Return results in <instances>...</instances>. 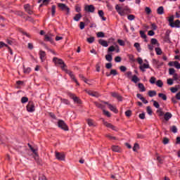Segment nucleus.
I'll return each instance as SVG.
<instances>
[{
	"mask_svg": "<svg viewBox=\"0 0 180 180\" xmlns=\"http://www.w3.org/2000/svg\"><path fill=\"white\" fill-rule=\"evenodd\" d=\"M150 43H151V44H153V45L157 44V46H160V44L158 43V41L157 39H155V38L151 39Z\"/></svg>",
	"mask_w": 180,
	"mask_h": 180,
	"instance_id": "nucleus-36",
	"label": "nucleus"
},
{
	"mask_svg": "<svg viewBox=\"0 0 180 180\" xmlns=\"http://www.w3.org/2000/svg\"><path fill=\"white\" fill-rule=\"evenodd\" d=\"M156 85L157 86H159V88H162L164 83L162 82V80L159 79L156 82Z\"/></svg>",
	"mask_w": 180,
	"mask_h": 180,
	"instance_id": "nucleus-34",
	"label": "nucleus"
},
{
	"mask_svg": "<svg viewBox=\"0 0 180 180\" xmlns=\"http://www.w3.org/2000/svg\"><path fill=\"white\" fill-rule=\"evenodd\" d=\"M98 43H99V44H101L103 47H108V41H105L103 39H99L98 40Z\"/></svg>",
	"mask_w": 180,
	"mask_h": 180,
	"instance_id": "nucleus-20",
	"label": "nucleus"
},
{
	"mask_svg": "<svg viewBox=\"0 0 180 180\" xmlns=\"http://www.w3.org/2000/svg\"><path fill=\"white\" fill-rule=\"evenodd\" d=\"M112 63H108L105 64V68H107V70H110V68H112Z\"/></svg>",
	"mask_w": 180,
	"mask_h": 180,
	"instance_id": "nucleus-57",
	"label": "nucleus"
},
{
	"mask_svg": "<svg viewBox=\"0 0 180 180\" xmlns=\"http://www.w3.org/2000/svg\"><path fill=\"white\" fill-rule=\"evenodd\" d=\"M84 11L86 12H90L91 13H94L95 12V6L94 5H87L84 6Z\"/></svg>",
	"mask_w": 180,
	"mask_h": 180,
	"instance_id": "nucleus-9",
	"label": "nucleus"
},
{
	"mask_svg": "<svg viewBox=\"0 0 180 180\" xmlns=\"http://www.w3.org/2000/svg\"><path fill=\"white\" fill-rule=\"evenodd\" d=\"M163 144H168L169 143V139L167 137H165L162 141Z\"/></svg>",
	"mask_w": 180,
	"mask_h": 180,
	"instance_id": "nucleus-55",
	"label": "nucleus"
},
{
	"mask_svg": "<svg viewBox=\"0 0 180 180\" xmlns=\"http://www.w3.org/2000/svg\"><path fill=\"white\" fill-rule=\"evenodd\" d=\"M98 15L100 18H101L102 20H106V18L103 16V15H105V13H103V11L102 10L98 11Z\"/></svg>",
	"mask_w": 180,
	"mask_h": 180,
	"instance_id": "nucleus-29",
	"label": "nucleus"
},
{
	"mask_svg": "<svg viewBox=\"0 0 180 180\" xmlns=\"http://www.w3.org/2000/svg\"><path fill=\"white\" fill-rule=\"evenodd\" d=\"M29 98L27 97H22L21 98L22 103H26V102H28Z\"/></svg>",
	"mask_w": 180,
	"mask_h": 180,
	"instance_id": "nucleus-52",
	"label": "nucleus"
},
{
	"mask_svg": "<svg viewBox=\"0 0 180 180\" xmlns=\"http://www.w3.org/2000/svg\"><path fill=\"white\" fill-rule=\"evenodd\" d=\"M110 75H117V70H111L109 73H106L107 77H110Z\"/></svg>",
	"mask_w": 180,
	"mask_h": 180,
	"instance_id": "nucleus-25",
	"label": "nucleus"
},
{
	"mask_svg": "<svg viewBox=\"0 0 180 180\" xmlns=\"http://www.w3.org/2000/svg\"><path fill=\"white\" fill-rule=\"evenodd\" d=\"M117 43H118V44H120V46H125L126 45V44L124 43V41H123L122 39H118Z\"/></svg>",
	"mask_w": 180,
	"mask_h": 180,
	"instance_id": "nucleus-50",
	"label": "nucleus"
},
{
	"mask_svg": "<svg viewBox=\"0 0 180 180\" xmlns=\"http://www.w3.org/2000/svg\"><path fill=\"white\" fill-rule=\"evenodd\" d=\"M105 60L109 63H112V60H113V57L112 56V54L105 55Z\"/></svg>",
	"mask_w": 180,
	"mask_h": 180,
	"instance_id": "nucleus-28",
	"label": "nucleus"
},
{
	"mask_svg": "<svg viewBox=\"0 0 180 180\" xmlns=\"http://www.w3.org/2000/svg\"><path fill=\"white\" fill-rule=\"evenodd\" d=\"M155 80H156L155 77H150L149 81H150V84H155Z\"/></svg>",
	"mask_w": 180,
	"mask_h": 180,
	"instance_id": "nucleus-63",
	"label": "nucleus"
},
{
	"mask_svg": "<svg viewBox=\"0 0 180 180\" xmlns=\"http://www.w3.org/2000/svg\"><path fill=\"white\" fill-rule=\"evenodd\" d=\"M115 63H120V61H122V57L116 56L115 58Z\"/></svg>",
	"mask_w": 180,
	"mask_h": 180,
	"instance_id": "nucleus-56",
	"label": "nucleus"
},
{
	"mask_svg": "<svg viewBox=\"0 0 180 180\" xmlns=\"http://www.w3.org/2000/svg\"><path fill=\"white\" fill-rule=\"evenodd\" d=\"M58 127H60V129H62V130H64L65 131H68V126L63 120H59L58 121Z\"/></svg>",
	"mask_w": 180,
	"mask_h": 180,
	"instance_id": "nucleus-4",
	"label": "nucleus"
},
{
	"mask_svg": "<svg viewBox=\"0 0 180 180\" xmlns=\"http://www.w3.org/2000/svg\"><path fill=\"white\" fill-rule=\"evenodd\" d=\"M53 63H55V64H57V61H58V64L60 65L61 70H63V71H65L66 74H68L70 78H72V79H73V81L77 84V85L79 86V82H78V80H77V79L75 78V76L74 75V74H72V72L67 69V65H65V63H64L63 60H62V59H59L58 58L54 57L53 58Z\"/></svg>",
	"mask_w": 180,
	"mask_h": 180,
	"instance_id": "nucleus-1",
	"label": "nucleus"
},
{
	"mask_svg": "<svg viewBox=\"0 0 180 180\" xmlns=\"http://www.w3.org/2000/svg\"><path fill=\"white\" fill-rule=\"evenodd\" d=\"M136 96L137 98L141 99V101H142V102H143L144 103H148V101L146 100V98L143 97L141 94H137Z\"/></svg>",
	"mask_w": 180,
	"mask_h": 180,
	"instance_id": "nucleus-21",
	"label": "nucleus"
},
{
	"mask_svg": "<svg viewBox=\"0 0 180 180\" xmlns=\"http://www.w3.org/2000/svg\"><path fill=\"white\" fill-rule=\"evenodd\" d=\"M103 113H104V115H105V116H107V117H110V112H109V111H106L105 109L104 110H103Z\"/></svg>",
	"mask_w": 180,
	"mask_h": 180,
	"instance_id": "nucleus-54",
	"label": "nucleus"
},
{
	"mask_svg": "<svg viewBox=\"0 0 180 180\" xmlns=\"http://www.w3.org/2000/svg\"><path fill=\"white\" fill-rule=\"evenodd\" d=\"M112 150L115 153H120V147H119L118 146H112Z\"/></svg>",
	"mask_w": 180,
	"mask_h": 180,
	"instance_id": "nucleus-27",
	"label": "nucleus"
},
{
	"mask_svg": "<svg viewBox=\"0 0 180 180\" xmlns=\"http://www.w3.org/2000/svg\"><path fill=\"white\" fill-rule=\"evenodd\" d=\"M125 115L127 117H130L131 116V110H128L125 112Z\"/></svg>",
	"mask_w": 180,
	"mask_h": 180,
	"instance_id": "nucleus-53",
	"label": "nucleus"
},
{
	"mask_svg": "<svg viewBox=\"0 0 180 180\" xmlns=\"http://www.w3.org/2000/svg\"><path fill=\"white\" fill-rule=\"evenodd\" d=\"M51 13H52V16H54V15H56V6H52L51 7Z\"/></svg>",
	"mask_w": 180,
	"mask_h": 180,
	"instance_id": "nucleus-51",
	"label": "nucleus"
},
{
	"mask_svg": "<svg viewBox=\"0 0 180 180\" xmlns=\"http://www.w3.org/2000/svg\"><path fill=\"white\" fill-rule=\"evenodd\" d=\"M145 12H146L147 15H150L151 13V8L150 7H146Z\"/></svg>",
	"mask_w": 180,
	"mask_h": 180,
	"instance_id": "nucleus-49",
	"label": "nucleus"
},
{
	"mask_svg": "<svg viewBox=\"0 0 180 180\" xmlns=\"http://www.w3.org/2000/svg\"><path fill=\"white\" fill-rule=\"evenodd\" d=\"M23 70L24 74H29L32 71V69L30 68H25V66H23Z\"/></svg>",
	"mask_w": 180,
	"mask_h": 180,
	"instance_id": "nucleus-39",
	"label": "nucleus"
},
{
	"mask_svg": "<svg viewBox=\"0 0 180 180\" xmlns=\"http://www.w3.org/2000/svg\"><path fill=\"white\" fill-rule=\"evenodd\" d=\"M115 47L114 46H110L108 49V53H112V51H116V53H120V48H119V46L116 45Z\"/></svg>",
	"mask_w": 180,
	"mask_h": 180,
	"instance_id": "nucleus-10",
	"label": "nucleus"
},
{
	"mask_svg": "<svg viewBox=\"0 0 180 180\" xmlns=\"http://www.w3.org/2000/svg\"><path fill=\"white\" fill-rule=\"evenodd\" d=\"M94 104L99 109H102L103 110L105 109V107L102 104H101V103H98L96 101L94 102Z\"/></svg>",
	"mask_w": 180,
	"mask_h": 180,
	"instance_id": "nucleus-35",
	"label": "nucleus"
},
{
	"mask_svg": "<svg viewBox=\"0 0 180 180\" xmlns=\"http://www.w3.org/2000/svg\"><path fill=\"white\" fill-rule=\"evenodd\" d=\"M58 8L63 12H66V15H70V8L65 4L58 3Z\"/></svg>",
	"mask_w": 180,
	"mask_h": 180,
	"instance_id": "nucleus-3",
	"label": "nucleus"
},
{
	"mask_svg": "<svg viewBox=\"0 0 180 180\" xmlns=\"http://www.w3.org/2000/svg\"><path fill=\"white\" fill-rule=\"evenodd\" d=\"M81 18H82V14H81V13H79L78 14H76L75 15V17L73 18L74 20H75L76 22H78L79 20V19H81Z\"/></svg>",
	"mask_w": 180,
	"mask_h": 180,
	"instance_id": "nucleus-26",
	"label": "nucleus"
},
{
	"mask_svg": "<svg viewBox=\"0 0 180 180\" xmlns=\"http://www.w3.org/2000/svg\"><path fill=\"white\" fill-rule=\"evenodd\" d=\"M97 37L101 38V37H105V33L103 32H99L97 33Z\"/></svg>",
	"mask_w": 180,
	"mask_h": 180,
	"instance_id": "nucleus-48",
	"label": "nucleus"
},
{
	"mask_svg": "<svg viewBox=\"0 0 180 180\" xmlns=\"http://www.w3.org/2000/svg\"><path fill=\"white\" fill-rule=\"evenodd\" d=\"M102 122L104 126H105V127H108V129H111L112 130H114L115 131H116V127H115L113 124L105 121V119H102Z\"/></svg>",
	"mask_w": 180,
	"mask_h": 180,
	"instance_id": "nucleus-8",
	"label": "nucleus"
},
{
	"mask_svg": "<svg viewBox=\"0 0 180 180\" xmlns=\"http://www.w3.org/2000/svg\"><path fill=\"white\" fill-rule=\"evenodd\" d=\"M68 96H70V98L73 99L74 102H75L76 103H78L79 105H81V103H82V101H81V99H79V98L75 96V95H74L73 94L68 93Z\"/></svg>",
	"mask_w": 180,
	"mask_h": 180,
	"instance_id": "nucleus-7",
	"label": "nucleus"
},
{
	"mask_svg": "<svg viewBox=\"0 0 180 180\" xmlns=\"http://www.w3.org/2000/svg\"><path fill=\"white\" fill-rule=\"evenodd\" d=\"M171 131H172V133H176V131H178V129H176V126H172L171 128Z\"/></svg>",
	"mask_w": 180,
	"mask_h": 180,
	"instance_id": "nucleus-61",
	"label": "nucleus"
},
{
	"mask_svg": "<svg viewBox=\"0 0 180 180\" xmlns=\"http://www.w3.org/2000/svg\"><path fill=\"white\" fill-rule=\"evenodd\" d=\"M158 15H162L164 13V7L160 6L157 10Z\"/></svg>",
	"mask_w": 180,
	"mask_h": 180,
	"instance_id": "nucleus-31",
	"label": "nucleus"
},
{
	"mask_svg": "<svg viewBox=\"0 0 180 180\" xmlns=\"http://www.w3.org/2000/svg\"><path fill=\"white\" fill-rule=\"evenodd\" d=\"M86 122H87L88 126H89L90 127H96V124H95V122H94V120L89 118L86 120Z\"/></svg>",
	"mask_w": 180,
	"mask_h": 180,
	"instance_id": "nucleus-15",
	"label": "nucleus"
},
{
	"mask_svg": "<svg viewBox=\"0 0 180 180\" xmlns=\"http://www.w3.org/2000/svg\"><path fill=\"white\" fill-rule=\"evenodd\" d=\"M115 9L117 12L120 15V16H124L127 15V13H130V9L127 8H122L119 6V4L115 6Z\"/></svg>",
	"mask_w": 180,
	"mask_h": 180,
	"instance_id": "nucleus-2",
	"label": "nucleus"
},
{
	"mask_svg": "<svg viewBox=\"0 0 180 180\" xmlns=\"http://www.w3.org/2000/svg\"><path fill=\"white\" fill-rule=\"evenodd\" d=\"M134 47H136V49H137V51H141V48H140V44L139 43H135L134 44Z\"/></svg>",
	"mask_w": 180,
	"mask_h": 180,
	"instance_id": "nucleus-42",
	"label": "nucleus"
},
{
	"mask_svg": "<svg viewBox=\"0 0 180 180\" xmlns=\"http://www.w3.org/2000/svg\"><path fill=\"white\" fill-rule=\"evenodd\" d=\"M120 70L122 72H125V71L127 70V68H126V66L122 65L120 67Z\"/></svg>",
	"mask_w": 180,
	"mask_h": 180,
	"instance_id": "nucleus-59",
	"label": "nucleus"
},
{
	"mask_svg": "<svg viewBox=\"0 0 180 180\" xmlns=\"http://www.w3.org/2000/svg\"><path fill=\"white\" fill-rule=\"evenodd\" d=\"M27 146H28L29 148L31 150V151L33 153V154H34V155H39V153H37V149H34L33 146H32V145H30V143H27Z\"/></svg>",
	"mask_w": 180,
	"mask_h": 180,
	"instance_id": "nucleus-19",
	"label": "nucleus"
},
{
	"mask_svg": "<svg viewBox=\"0 0 180 180\" xmlns=\"http://www.w3.org/2000/svg\"><path fill=\"white\" fill-rule=\"evenodd\" d=\"M91 96H94L95 98H99L101 96V94L98 91H93Z\"/></svg>",
	"mask_w": 180,
	"mask_h": 180,
	"instance_id": "nucleus-43",
	"label": "nucleus"
},
{
	"mask_svg": "<svg viewBox=\"0 0 180 180\" xmlns=\"http://www.w3.org/2000/svg\"><path fill=\"white\" fill-rule=\"evenodd\" d=\"M14 61H15V64L20 63L22 62V57H18V58L15 57Z\"/></svg>",
	"mask_w": 180,
	"mask_h": 180,
	"instance_id": "nucleus-37",
	"label": "nucleus"
},
{
	"mask_svg": "<svg viewBox=\"0 0 180 180\" xmlns=\"http://www.w3.org/2000/svg\"><path fill=\"white\" fill-rule=\"evenodd\" d=\"M39 180H48L47 177L44 176V174H42L41 176L39 177Z\"/></svg>",
	"mask_w": 180,
	"mask_h": 180,
	"instance_id": "nucleus-64",
	"label": "nucleus"
},
{
	"mask_svg": "<svg viewBox=\"0 0 180 180\" xmlns=\"http://www.w3.org/2000/svg\"><path fill=\"white\" fill-rule=\"evenodd\" d=\"M102 103H104L105 105H108L110 110H112V112H114V113H118L119 110L116 107L113 106L112 104H110L108 102L106 101H101Z\"/></svg>",
	"mask_w": 180,
	"mask_h": 180,
	"instance_id": "nucleus-6",
	"label": "nucleus"
},
{
	"mask_svg": "<svg viewBox=\"0 0 180 180\" xmlns=\"http://www.w3.org/2000/svg\"><path fill=\"white\" fill-rule=\"evenodd\" d=\"M171 117H172V114H171V112H166L164 115V119L165 120H166V122H168V120H169V119H171Z\"/></svg>",
	"mask_w": 180,
	"mask_h": 180,
	"instance_id": "nucleus-16",
	"label": "nucleus"
},
{
	"mask_svg": "<svg viewBox=\"0 0 180 180\" xmlns=\"http://www.w3.org/2000/svg\"><path fill=\"white\" fill-rule=\"evenodd\" d=\"M138 87L140 89L141 92H146V87L144 86V84H143V83H139Z\"/></svg>",
	"mask_w": 180,
	"mask_h": 180,
	"instance_id": "nucleus-23",
	"label": "nucleus"
},
{
	"mask_svg": "<svg viewBox=\"0 0 180 180\" xmlns=\"http://www.w3.org/2000/svg\"><path fill=\"white\" fill-rule=\"evenodd\" d=\"M34 160H35L38 165H41V162L40 160V158L39 157V155H34Z\"/></svg>",
	"mask_w": 180,
	"mask_h": 180,
	"instance_id": "nucleus-24",
	"label": "nucleus"
},
{
	"mask_svg": "<svg viewBox=\"0 0 180 180\" xmlns=\"http://www.w3.org/2000/svg\"><path fill=\"white\" fill-rule=\"evenodd\" d=\"M152 102H153V106H155V108L160 109V103H158V102L154 100H152Z\"/></svg>",
	"mask_w": 180,
	"mask_h": 180,
	"instance_id": "nucleus-41",
	"label": "nucleus"
},
{
	"mask_svg": "<svg viewBox=\"0 0 180 180\" xmlns=\"http://www.w3.org/2000/svg\"><path fill=\"white\" fill-rule=\"evenodd\" d=\"M139 33H140V34H141V37L142 39H144V41H145L146 43H147V41H148L147 40V35L146 34V32H145L144 31L141 30V31L139 32Z\"/></svg>",
	"mask_w": 180,
	"mask_h": 180,
	"instance_id": "nucleus-17",
	"label": "nucleus"
},
{
	"mask_svg": "<svg viewBox=\"0 0 180 180\" xmlns=\"http://www.w3.org/2000/svg\"><path fill=\"white\" fill-rule=\"evenodd\" d=\"M141 71H142V72H144V71H146V70H144L145 68H150V65L148 64H146V63H143L142 65H141L139 67Z\"/></svg>",
	"mask_w": 180,
	"mask_h": 180,
	"instance_id": "nucleus-18",
	"label": "nucleus"
},
{
	"mask_svg": "<svg viewBox=\"0 0 180 180\" xmlns=\"http://www.w3.org/2000/svg\"><path fill=\"white\" fill-rule=\"evenodd\" d=\"M128 19L129 20H134V19H136V16H134V15H129Z\"/></svg>",
	"mask_w": 180,
	"mask_h": 180,
	"instance_id": "nucleus-62",
	"label": "nucleus"
},
{
	"mask_svg": "<svg viewBox=\"0 0 180 180\" xmlns=\"http://www.w3.org/2000/svg\"><path fill=\"white\" fill-rule=\"evenodd\" d=\"M140 149V146L139 145V143H134V146L133 147V151L136 152L137 150Z\"/></svg>",
	"mask_w": 180,
	"mask_h": 180,
	"instance_id": "nucleus-40",
	"label": "nucleus"
},
{
	"mask_svg": "<svg viewBox=\"0 0 180 180\" xmlns=\"http://www.w3.org/2000/svg\"><path fill=\"white\" fill-rule=\"evenodd\" d=\"M148 95L150 98H153V96H155V95H157V91H149L148 92Z\"/></svg>",
	"mask_w": 180,
	"mask_h": 180,
	"instance_id": "nucleus-30",
	"label": "nucleus"
},
{
	"mask_svg": "<svg viewBox=\"0 0 180 180\" xmlns=\"http://www.w3.org/2000/svg\"><path fill=\"white\" fill-rule=\"evenodd\" d=\"M171 27H180V20H176L174 22L170 23Z\"/></svg>",
	"mask_w": 180,
	"mask_h": 180,
	"instance_id": "nucleus-14",
	"label": "nucleus"
},
{
	"mask_svg": "<svg viewBox=\"0 0 180 180\" xmlns=\"http://www.w3.org/2000/svg\"><path fill=\"white\" fill-rule=\"evenodd\" d=\"M27 112H34V103H33V101H29L27 105Z\"/></svg>",
	"mask_w": 180,
	"mask_h": 180,
	"instance_id": "nucleus-11",
	"label": "nucleus"
},
{
	"mask_svg": "<svg viewBox=\"0 0 180 180\" xmlns=\"http://www.w3.org/2000/svg\"><path fill=\"white\" fill-rule=\"evenodd\" d=\"M25 20H28V22H31V23H34V20L30 16L25 18Z\"/></svg>",
	"mask_w": 180,
	"mask_h": 180,
	"instance_id": "nucleus-45",
	"label": "nucleus"
},
{
	"mask_svg": "<svg viewBox=\"0 0 180 180\" xmlns=\"http://www.w3.org/2000/svg\"><path fill=\"white\" fill-rule=\"evenodd\" d=\"M146 111L148 112V115L151 116L153 115V110H151V107L148 106L146 107Z\"/></svg>",
	"mask_w": 180,
	"mask_h": 180,
	"instance_id": "nucleus-44",
	"label": "nucleus"
},
{
	"mask_svg": "<svg viewBox=\"0 0 180 180\" xmlns=\"http://www.w3.org/2000/svg\"><path fill=\"white\" fill-rule=\"evenodd\" d=\"M131 81L132 82H134L135 84H137V82H139V81H140V79H139L137 77V75H134L131 78Z\"/></svg>",
	"mask_w": 180,
	"mask_h": 180,
	"instance_id": "nucleus-32",
	"label": "nucleus"
},
{
	"mask_svg": "<svg viewBox=\"0 0 180 180\" xmlns=\"http://www.w3.org/2000/svg\"><path fill=\"white\" fill-rule=\"evenodd\" d=\"M39 58L43 63L46 60V52L44 51H39Z\"/></svg>",
	"mask_w": 180,
	"mask_h": 180,
	"instance_id": "nucleus-13",
	"label": "nucleus"
},
{
	"mask_svg": "<svg viewBox=\"0 0 180 180\" xmlns=\"http://www.w3.org/2000/svg\"><path fill=\"white\" fill-rule=\"evenodd\" d=\"M174 67H176V68L177 70H179V68H180L179 62H178V61H174Z\"/></svg>",
	"mask_w": 180,
	"mask_h": 180,
	"instance_id": "nucleus-60",
	"label": "nucleus"
},
{
	"mask_svg": "<svg viewBox=\"0 0 180 180\" xmlns=\"http://www.w3.org/2000/svg\"><path fill=\"white\" fill-rule=\"evenodd\" d=\"M169 75H175V69H174V68H169Z\"/></svg>",
	"mask_w": 180,
	"mask_h": 180,
	"instance_id": "nucleus-47",
	"label": "nucleus"
},
{
	"mask_svg": "<svg viewBox=\"0 0 180 180\" xmlns=\"http://www.w3.org/2000/svg\"><path fill=\"white\" fill-rule=\"evenodd\" d=\"M111 96H112V98H115L120 102H122V101H123V97L120 94H119L118 93L112 92L111 93Z\"/></svg>",
	"mask_w": 180,
	"mask_h": 180,
	"instance_id": "nucleus-12",
	"label": "nucleus"
},
{
	"mask_svg": "<svg viewBox=\"0 0 180 180\" xmlns=\"http://www.w3.org/2000/svg\"><path fill=\"white\" fill-rule=\"evenodd\" d=\"M44 40H45V41H50V43H51V44L54 43L53 38L49 37V35H47V34L44 35Z\"/></svg>",
	"mask_w": 180,
	"mask_h": 180,
	"instance_id": "nucleus-22",
	"label": "nucleus"
},
{
	"mask_svg": "<svg viewBox=\"0 0 180 180\" xmlns=\"http://www.w3.org/2000/svg\"><path fill=\"white\" fill-rule=\"evenodd\" d=\"M55 155L56 160H58V161H65V154L60 152H55Z\"/></svg>",
	"mask_w": 180,
	"mask_h": 180,
	"instance_id": "nucleus-5",
	"label": "nucleus"
},
{
	"mask_svg": "<svg viewBox=\"0 0 180 180\" xmlns=\"http://www.w3.org/2000/svg\"><path fill=\"white\" fill-rule=\"evenodd\" d=\"M86 40H87L88 43H94V41H95V37H91L89 38H87Z\"/></svg>",
	"mask_w": 180,
	"mask_h": 180,
	"instance_id": "nucleus-46",
	"label": "nucleus"
},
{
	"mask_svg": "<svg viewBox=\"0 0 180 180\" xmlns=\"http://www.w3.org/2000/svg\"><path fill=\"white\" fill-rule=\"evenodd\" d=\"M165 40H169V31H167L165 37Z\"/></svg>",
	"mask_w": 180,
	"mask_h": 180,
	"instance_id": "nucleus-58",
	"label": "nucleus"
},
{
	"mask_svg": "<svg viewBox=\"0 0 180 180\" xmlns=\"http://www.w3.org/2000/svg\"><path fill=\"white\" fill-rule=\"evenodd\" d=\"M158 96L162 99V101H167V95L162 94V93H159Z\"/></svg>",
	"mask_w": 180,
	"mask_h": 180,
	"instance_id": "nucleus-33",
	"label": "nucleus"
},
{
	"mask_svg": "<svg viewBox=\"0 0 180 180\" xmlns=\"http://www.w3.org/2000/svg\"><path fill=\"white\" fill-rule=\"evenodd\" d=\"M155 50L158 56H161V54H162V51L161 50V48H155Z\"/></svg>",
	"mask_w": 180,
	"mask_h": 180,
	"instance_id": "nucleus-38",
	"label": "nucleus"
}]
</instances>
